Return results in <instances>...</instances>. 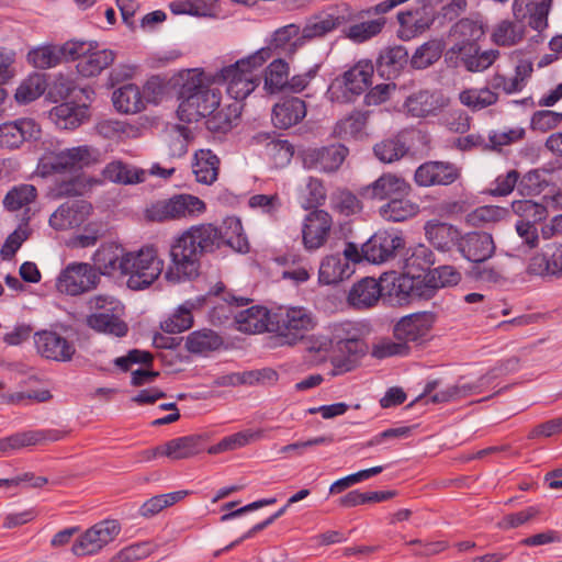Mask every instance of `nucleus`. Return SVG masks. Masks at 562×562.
I'll use <instances>...</instances> for the list:
<instances>
[{
    "label": "nucleus",
    "mask_w": 562,
    "mask_h": 562,
    "mask_svg": "<svg viewBox=\"0 0 562 562\" xmlns=\"http://www.w3.org/2000/svg\"><path fill=\"white\" fill-rule=\"evenodd\" d=\"M99 151L89 145H78L69 148L46 151L37 165V173L48 177L55 173L75 175L95 165Z\"/></svg>",
    "instance_id": "5"
},
{
    "label": "nucleus",
    "mask_w": 562,
    "mask_h": 562,
    "mask_svg": "<svg viewBox=\"0 0 562 562\" xmlns=\"http://www.w3.org/2000/svg\"><path fill=\"white\" fill-rule=\"evenodd\" d=\"M367 125V116L361 112H355L337 122L334 135L341 139L358 138Z\"/></svg>",
    "instance_id": "56"
},
{
    "label": "nucleus",
    "mask_w": 562,
    "mask_h": 562,
    "mask_svg": "<svg viewBox=\"0 0 562 562\" xmlns=\"http://www.w3.org/2000/svg\"><path fill=\"white\" fill-rule=\"evenodd\" d=\"M462 105L472 111H481L493 105L498 100V94L490 88H469L459 93Z\"/></svg>",
    "instance_id": "48"
},
{
    "label": "nucleus",
    "mask_w": 562,
    "mask_h": 562,
    "mask_svg": "<svg viewBox=\"0 0 562 562\" xmlns=\"http://www.w3.org/2000/svg\"><path fill=\"white\" fill-rule=\"evenodd\" d=\"M552 0H514L512 10L517 20L529 19L531 29L542 32L548 26V15Z\"/></svg>",
    "instance_id": "24"
},
{
    "label": "nucleus",
    "mask_w": 562,
    "mask_h": 562,
    "mask_svg": "<svg viewBox=\"0 0 562 562\" xmlns=\"http://www.w3.org/2000/svg\"><path fill=\"white\" fill-rule=\"evenodd\" d=\"M65 436L64 431L49 429V430H30L24 432H18L12 436L7 437L9 447L12 451L42 445L47 441H58L63 439Z\"/></svg>",
    "instance_id": "40"
},
{
    "label": "nucleus",
    "mask_w": 562,
    "mask_h": 562,
    "mask_svg": "<svg viewBox=\"0 0 562 562\" xmlns=\"http://www.w3.org/2000/svg\"><path fill=\"white\" fill-rule=\"evenodd\" d=\"M206 210L204 201L192 194H176L169 199L153 202L145 211V216L151 222H169L192 218Z\"/></svg>",
    "instance_id": "8"
},
{
    "label": "nucleus",
    "mask_w": 562,
    "mask_h": 562,
    "mask_svg": "<svg viewBox=\"0 0 562 562\" xmlns=\"http://www.w3.org/2000/svg\"><path fill=\"white\" fill-rule=\"evenodd\" d=\"M99 277L89 263H69L58 276L56 288L60 293L79 295L94 289Z\"/></svg>",
    "instance_id": "11"
},
{
    "label": "nucleus",
    "mask_w": 562,
    "mask_h": 562,
    "mask_svg": "<svg viewBox=\"0 0 562 562\" xmlns=\"http://www.w3.org/2000/svg\"><path fill=\"white\" fill-rule=\"evenodd\" d=\"M99 183L100 181L94 178L78 175L59 182L55 190L58 196H79Z\"/></svg>",
    "instance_id": "61"
},
{
    "label": "nucleus",
    "mask_w": 562,
    "mask_h": 562,
    "mask_svg": "<svg viewBox=\"0 0 562 562\" xmlns=\"http://www.w3.org/2000/svg\"><path fill=\"white\" fill-rule=\"evenodd\" d=\"M458 250L465 259L473 262H482L494 254L495 244L491 234L471 232L460 237Z\"/></svg>",
    "instance_id": "25"
},
{
    "label": "nucleus",
    "mask_w": 562,
    "mask_h": 562,
    "mask_svg": "<svg viewBox=\"0 0 562 562\" xmlns=\"http://www.w3.org/2000/svg\"><path fill=\"white\" fill-rule=\"evenodd\" d=\"M271 58L270 47H261L234 64L222 67L212 76V82L226 86L235 101L246 99L260 83L258 70Z\"/></svg>",
    "instance_id": "3"
},
{
    "label": "nucleus",
    "mask_w": 562,
    "mask_h": 562,
    "mask_svg": "<svg viewBox=\"0 0 562 562\" xmlns=\"http://www.w3.org/2000/svg\"><path fill=\"white\" fill-rule=\"evenodd\" d=\"M405 143L398 138H387L376 143L373 147L375 157L384 162L392 164L400 160L407 153Z\"/></svg>",
    "instance_id": "58"
},
{
    "label": "nucleus",
    "mask_w": 562,
    "mask_h": 562,
    "mask_svg": "<svg viewBox=\"0 0 562 562\" xmlns=\"http://www.w3.org/2000/svg\"><path fill=\"white\" fill-rule=\"evenodd\" d=\"M449 104V99L438 90H422L409 95L404 106L414 117L437 115Z\"/></svg>",
    "instance_id": "22"
},
{
    "label": "nucleus",
    "mask_w": 562,
    "mask_h": 562,
    "mask_svg": "<svg viewBox=\"0 0 562 562\" xmlns=\"http://www.w3.org/2000/svg\"><path fill=\"white\" fill-rule=\"evenodd\" d=\"M405 196L393 198L383 204L379 210L381 217L397 223L416 216L419 213V205Z\"/></svg>",
    "instance_id": "38"
},
{
    "label": "nucleus",
    "mask_w": 562,
    "mask_h": 562,
    "mask_svg": "<svg viewBox=\"0 0 562 562\" xmlns=\"http://www.w3.org/2000/svg\"><path fill=\"white\" fill-rule=\"evenodd\" d=\"M411 189V184L403 177L392 172H385L363 188L361 194L371 200L382 201L408 195Z\"/></svg>",
    "instance_id": "20"
},
{
    "label": "nucleus",
    "mask_w": 562,
    "mask_h": 562,
    "mask_svg": "<svg viewBox=\"0 0 562 562\" xmlns=\"http://www.w3.org/2000/svg\"><path fill=\"white\" fill-rule=\"evenodd\" d=\"M120 531L121 527L116 520L100 521L82 533L71 550L78 557L95 554L112 542Z\"/></svg>",
    "instance_id": "12"
},
{
    "label": "nucleus",
    "mask_w": 562,
    "mask_h": 562,
    "mask_svg": "<svg viewBox=\"0 0 562 562\" xmlns=\"http://www.w3.org/2000/svg\"><path fill=\"white\" fill-rule=\"evenodd\" d=\"M306 115L305 102L299 98H288L272 109V123L278 128H289L300 123Z\"/></svg>",
    "instance_id": "28"
},
{
    "label": "nucleus",
    "mask_w": 562,
    "mask_h": 562,
    "mask_svg": "<svg viewBox=\"0 0 562 562\" xmlns=\"http://www.w3.org/2000/svg\"><path fill=\"white\" fill-rule=\"evenodd\" d=\"M355 272L353 267L340 255H329L323 258L318 270V281L322 284H336L348 279Z\"/></svg>",
    "instance_id": "31"
},
{
    "label": "nucleus",
    "mask_w": 562,
    "mask_h": 562,
    "mask_svg": "<svg viewBox=\"0 0 562 562\" xmlns=\"http://www.w3.org/2000/svg\"><path fill=\"white\" fill-rule=\"evenodd\" d=\"M435 319L436 316L431 312L415 313L405 316L394 326V338L409 346V342H416L429 333Z\"/></svg>",
    "instance_id": "18"
},
{
    "label": "nucleus",
    "mask_w": 562,
    "mask_h": 562,
    "mask_svg": "<svg viewBox=\"0 0 562 562\" xmlns=\"http://www.w3.org/2000/svg\"><path fill=\"white\" fill-rule=\"evenodd\" d=\"M188 495L187 491H176L167 494H160L147 499L139 507V515L145 518H151L162 509L175 505Z\"/></svg>",
    "instance_id": "52"
},
{
    "label": "nucleus",
    "mask_w": 562,
    "mask_h": 562,
    "mask_svg": "<svg viewBox=\"0 0 562 562\" xmlns=\"http://www.w3.org/2000/svg\"><path fill=\"white\" fill-rule=\"evenodd\" d=\"M408 53L403 46H393L383 49L376 59L378 71L387 78L395 77L406 65Z\"/></svg>",
    "instance_id": "43"
},
{
    "label": "nucleus",
    "mask_w": 562,
    "mask_h": 562,
    "mask_svg": "<svg viewBox=\"0 0 562 562\" xmlns=\"http://www.w3.org/2000/svg\"><path fill=\"white\" fill-rule=\"evenodd\" d=\"M435 263L434 252L425 245L419 244L407 249L404 257L403 273L417 276L428 270Z\"/></svg>",
    "instance_id": "41"
},
{
    "label": "nucleus",
    "mask_w": 562,
    "mask_h": 562,
    "mask_svg": "<svg viewBox=\"0 0 562 562\" xmlns=\"http://www.w3.org/2000/svg\"><path fill=\"white\" fill-rule=\"evenodd\" d=\"M223 344L222 338L211 329L192 331L186 339V348L191 353H206L216 350Z\"/></svg>",
    "instance_id": "47"
},
{
    "label": "nucleus",
    "mask_w": 562,
    "mask_h": 562,
    "mask_svg": "<svg viewBox=\"0 0 562 562\" xmlns=\"http://www.w3.org/2000/svg\"><path fill=\"white\" fill-rule=\"evenodd\" d=\"M547 189L550 195L543 196L544 203L553 209H562V167L544 168Z\"/></svg>",
    "instance_id": "62"
},
{
    "label": "nucleus",
    "mask_w": 562,
    "mask_h": 562,
    "mask_svg": "<svg viewBox=\"0 0 562 562\" xmlns=\"http://www.w3.org/2000/svg\"><path fill=\"white\" fill-rule=\"evenodd\" d=\"M333 228V217L324 210L310 212L302 224V243L307 251H316L327 243Z\"/></svg>",
    "instance_id": "15"
},
{
    "label": "nucleus",
    "mask_w": 562,
    "mask_h": 562,
    "mask_svg": "<svg viewBox=\"0 0 562 562\" xmlns=\"http://www.w3.org/2000/svg\"><path fill=\"white\" fill-rule=\"evenodd\" d=\"M313 313L303 306H281L271 313L270 333L276 346H295L315 327Z\"/></svg>",
    "instance_id": "4"
},
{
    "label": "nucleus",
    "mask_w": 562,
    "mask_h": 562,
    "mask_svg": "<svg viewBox=\"0 0 562 562\" xmlns=\"http://www.w3.org/2000/svg\"><path fill=\"white\" fill-rule=\"evenodd\" d=\"M240 110L241 106L237 102L215 110L205 122L207 130L214 133L231 131L240 116Z\"/></svg>",
    "instance_id": "45"
},
{
    "label": "nucleus",
    "mask_w": 562,
    "mask_h": 562,
    "mask_svg": "<svg viewBox=\"0 0 562 562\" xmlns=\"http://www.w3.org/2000/svg\"><path fill=\"white\" fill-rule=\"evenodd\" d=\"M64 49L70 60H78L77 71L86 78L99 76L115 59L113 50L99 48L94 42L68 41L64 44Z\"/></svg>",
    "instance_id": "9"
},
{
    "label": "nucleus",
    "mask_w": 562,
    "mask_h": 562,
    "mask_svg": "<svg viewBox=\"0 0 562 562\" xmlns=\"http://www.w3.org/2000/svg\"><path fill=\"white\" fill-rule=\"evenodd\" d=\"M203 71L191 69L187 71L180 90V104L177 115L186 123L198 122L201 117L212 114L221 103V91L211 88Z\"/></svg>",
    "instance_id": "2"
},
{
    "label": "nucleus",
    "mask_w": 562,
    "mask_h": 562,
    "mask_svg": "<svg viewBox=\"0 0 562 562\" xmlns=\"http://www.w3.org/2000/svg\"><path fill=\"white\" fill-rule=\"evenodd\" d=\"M336 351L338 352L336 357L338 364L344 366L349 370L358 358L364 355L366 345L362 337L358 339H349L347 341L336 344Z\"/></svg>",
    "instance_id": "60"
},
{
    "label": "nucleus",
    "mask_w": 562,
    "mask_h": 562,
    "mask_svg": "<svg viewBox=\"0 0 562 562\" xmlns=\"http://www.w3.org/2000/svg\"><path fill=\"white\" fill-rule=\"evenodd\" d=\"M88 305L91 311H94L87 317V324L90 328L115 337L126 335L128 328L121 318L123 305L119 300L100 294L90 297Z\"/></svg>",
    "instance_id": "7"
},
{
    "label": "nucleus",
    "mask_w": 562,
    "mask_h": 562,
    "mask_svg": "<svg viewBox=\"0 0 562 562\" xmlns=\"http://www.w3.org/2000/svg\"><path fill=\"white\" fill-rule=\"evenodd\" d=\"M45 76L38 72L25 78L15 91V100L19 103L26 104L40 98L46 90Z\"/></svg>",
    "instance_id": "50"
},
{
    "label": "nucleus",
    "mask_w": 562,
    "mask_h": 562,
    "mask_svg": "<svg viewBox=\"0 0 562 562\" xmlns=\"http://www.w3.org/2000/svg\"><path fill=\"white\" fill-rule=\"evenodd\" d=\"M194 307L195 304L192 301H186L161 323L162 330L169 334H178L189 329L193 324L192 310Z\"/></svg>",
    "instance_id": "49"
},
{
    "label": "nucleus",
    "mask_w": 562,
    "mask_h": 562,
    "mask_svg": "<svg viewBox=\"0 0 562 562\" xmlns=\"http://www.w3.org/2000/svg\"><path fill=\"white\" fill-rule=\"evenodd\" d=\"M126 254L121 245L115 243L103 244L93 255L94 267L105 276H114L117 272L122 274Z\"/></svg>",
    "instance_id": "27"
},
{
    "label": "nucleus",
    "mask_w": 562,
    "mask_h": 562,
    "mask_svg": "<svg viewBox=\"0 0 562 562\" xmlns=\"http://www.w3.org/2000/svg\"><path fill=\"white\" fill-rule=\"evenodd\" d=\"M340 25V19L333 14L316 15L308 20L302 30V38L322 37Z\"/></svg>",
    "instance_id": "54"
},
{
    "label": "nucleus",
    "mask_w": 562,
    "mask_h": 562,
    "mask_svg": "<svg viewBox=\"0 0 562 562\" xmlns=\"http://www.w3.org/2000/svg\"><path fill=\"white\" fill-rule=\"evenodd\" d=\"M515 214L521 217L525 223L536 224L543 221L548 216V207L551 205L540 204L532 200H518L512 203Z\"/></svg>",
    "instance_id": "55"
},
{
    "label": "nucleus",
    "mask_w": 562,
    "mask_h": 562,
    "mask_svg": "<svg viewBox=\"0 0 562 562\" xmlns=\"http://www.w3.org/2000/svg\"><path fill=\"white\" fill-rule=\"evenodd\" d=\"M91 212V204L83 200L67 201L50 215L49 225L56 231H67L83 224Z\"/></svg>",
    "instance_id": "19"
},
{
    "label": "nucleus",
    "mask_w": 562,
    "mask_h": 562,
    "mask_svg": "<svg viewBox=\"0 0 562 562\" xmlns=\"http://www.w3.org/2000/svg\"><path fill=\"white\" fill-rule=\"evenodd\" d=\"M348 155V148L341 144L308 149L304 153L303 164L307 169L322 172H335Z\"/></svg>",
    "instance_id": "17"
},
{
    "label": "nucleus",
    "mask_w": 562,
    "mask_h": 562,
    "mask_svg": "<svg viewBox=\"0 0 562 562\" xmlns=\"http://www.w3.org/2000/svg\"><path fill=\"white\" fill-rule=\"evenodd\" d=\"M155 549L156 546L150 541L133 543L122 549L110 562H134L147 558Z\"/></svg>",
    "instance_id": "64"
},
{
    "label": "nucleus",
    "mask_w": 562,
    "mask_h": 562,
    "mask_svg": "<svg viewBox=\"0 0 562 562\" xmlns=\"http://www.w3.org/2000/svg\"><path fill=\"white\" fill-rule=\"evenodd\" d=\"M102 175L105 180L114 183L136 184L146 180L147 171L121 160H113L104 167Z\"/></svg>",
    "instance_id": "34"
},
{
    "label": "nucleus",
    "mask_w": 562,
    "mask_h": 562,
    "mask_svg": "<svg viewBox=\"0 0 562 562\" xmlns=\"http://www.w3.org/2000/svg\"><path fill=\"white\" fill-rule=\"evenodd\" d=\"M547 189L544 168L530 170L518 182V191L521 195H537Z\"/></svg>",
    "instance_id": "63"
},
{
    "label": "nucleus",
    "mask_w": 562,
    "mask_h": 562,
    "mask_svg": "<svg viewBox=\"0 0 562 562\" xmlns=\"http://www.w3.org/2000/svg\"><path fill=\"white\" fill-rule=\"evenodd\" d=\"M461 177V168L450 161L429 160L417 167L414 181L418 187H447Z\"/></svg>",
    "instance_id": "13"
},
{
    "label": "nucleus",
    "mask_w": 562,
    "mask_h": 562,
    "mask_svg": "<svg viewBox=\"0 0 562 562\" xmlns=\"http://www.w3.org/2000/svg\"><path fill=\"white\" fill-rule=\"evenodd\" d=\"M385 23V18L380 16L374 20L352 24L348 29L347 36L356 43H363L380 34Z\"/></svg>",
    "instance_id": "59"
},
{
    "label": "nucleus",
    "mask_w": 562,
    "mask_h": 562,
    "mask_svg": "<svg viewBox=\"0 0 562 562\" xmlns=\"http://www.w3.org/2000/svg\"><path fill=\"white\" fill-rule=\"evenodd\" d=\"M290 74L286 61L277 58L269 64L265 72V88L269 92H279L285 89Z\"/></svg>",
    "instance_id": "51"
},
{
    "label": "nucleus",
    "mask_w": 562,
    "mask_h": 562,
    "mask_svg": "<svg viewBox=\"0 0 562 562\" xmlns=\"http://www.w3.org/2000/svg\"><path fill=\"white\" fill-rule=\"evenodd\" d=\"M203 437L190 435L171 439L164 443L165 457L171 460L191 458L203 450Z\"/></svg>",
    "instance_id": "36"
},
{
    "label": "nucleus",
    "mask_w": 562,
    "mask_h": 562,
    "mask_svg": "<svg viewBox=\"0 0 562 562\" xmlns=\"http://www.w3.org/2000/svg\"><path fill=\"white\" fill-rule=\"evenodd\" d=\"M36 351L45 359L68 362L76 355L74 341L53 329H43L34 334Z\"/></svg>",
    "instance_id": "14"
},
{
    "label": "nucleus",
    "mask_w": 562,
    "mask_h": 562,
    "mask_svg": "<svg viewBox=\"0 0 562 562\" xmlns=\"http://www.w3.org/2000/svg\"><path fill=\"white\" fill-rule=\"evenodd\" d=\"M37 190L33 184L14 186L3 198V205L8 211H18L35 201Z\"/></svg>",
    "instance_id": "53"
},
{
    "label": "nucleus",
    "mask_w": 562,
    "mask_h": 562,
    "mask_svg": "<svg viewBox=\"0 0 562 562\" xmlns=\"http://www.w3.org/2000/svg\"><path fill=\"white\" fill-rule=\"evenodd\" d=\"M525 20H503L497 23L492 33V40L499 46H513L518 44L525 35Z\"/></svg>",
    "instance_id": "46"
},
{
    "label": "nucleus",
    "mask_w": 562,
    "mask_h": 562,
    "mask_svg": "<svg viewBox=\"0 0 562 562\" xmlns=\"http://www.w3.org/2000/svg\"><path fill=\"white\" fill-rule=\"evenodd\" d=\"M442 54V45L439 41H428L420 45L411 58V65L415 69H425L436 63Z\"/></svg>",
    "instance_id": "57"
},
{
    "label": "nucleus",
    "mask_w": 562,
    "mask_h": 562,
    "mask_svg": "<svg viewBox=\"0 0 562 562\" xmlns=\"http://www.w3.org/2000/svg\"><path fill=\"white\" fill-rule=\"evenodd\" d=\"M425 234L428 241L437 249L447 251L460 240L459 231L448 224L438 221H429L425 225Z\"/></svg>",
    "instance_id": "32"
},
{
    "label": "nucleus",
    "mask_w": 562,
    "mask_h": 562,
    "mask_svg": "<svg viewBox=\"0 0 562 562\" xmlns=\"http://www.w3.org/2000/svg\"><path fill=\"white\" fill-rule=\"evenodd\" d=\"M114 108L124 114H134L145 109L143 94L137 86L126 83L113 92Z\"/></svg>",
    "instance_id": "37"
},
{
    "label": "nucleus",
    "mask_w": 562,
    "mask_h": 562,
    "mask_svg": "<svg viewBox=\"0 0 562 562\" xmlns=\"http://www.w3.org/2000/svg\"><path fill=\"white\" fill-rule=\"evenodd\" d=\"M38 125L31 119H20L0 125V147L14 149L24 142L37 138Z\"/></svg>",
    "instance_id": "23"
},
{
    "label": "nucleus",
    "mask_w": 562,
    "mask_h": 562,
    "mask_svg": "<svg viewBox=\"0 0 562 562\" xmlns=\"http://www.w3.org/2000/svg\"><path fill=\"white\" fill-rule=\"evenodd\" d=\"M404 247L402 235L394 231H380L362 245L364 260L371 263H383L395 256L397 249Z\"/></svg>",
    "instance_id": "16"
},
{
    "label": "nucleus",
    "mask_w": 562,
    "mask_h": 562,
    "mask_svg": "<svg viewBox=\"0 0 562 562\" xmlns=\"http://www.w3.org/2000/svg\"><path fill=\"white\" fill-rule=\"evenodd\" d=\"M374 72L373 64L370 60H360L344 72L337 83L345 87L351 95H360L371 85Z\"/></svg>",
    "instance_id": "29"
},
{
    "label": "nucleus",
    "mask_w": 562,
    "mask_h": 562,
    "mask_svg": "<svg viewBox=\"0 0 562 562\" xmlns=\"http://www.w3.org/2000/svg\"><path fill=\"white\" fill-rule=\"evenodd\" d=\"M50 116L55 124L63 130H75L89 116V109L85 104L61 103L55 106Z\"/></svg>",
    "instance_id": "35"
},
{
    "label": "nucleus",
    "mask_w": 562,
    "mask_h": 562,
    "mask_svg": "<svg viewBox=\"0 0 562 562\" xmlns=\"http://www.w3.org/2000/svg\"><path fill=\"white\" fill-rule=\"evenodd\" d=\"M528 271L536 276L562 277V245L547 246L546 251L530 259Z\"/></svg>",
    "instance_id": "30"
},
{
    "label": "nucleus",
    "mask_w": 562,
    "mask_h": 562,
    "mask_svg": "<svg viewBox=\"0 0 562 562\" xmlns=\"http://www.w3.org/2000/svg\"><path fill=\"white\" fill-rule=\"evenodd\" d=\"M63 59L69 60L68 53L64 49V44L61 46L43 45L27 53V61L40 69L55 67Z\"/></svg>",
    "instance_id": "42"
},
{
    "label": "nucleus",
    "mask_w": 562,
    "mask_h": 562,
    "mask_svg": "<svg viewBox=\"0 0 562 562\" xmlns=\"http://www.w3.org/2000/svg\"><path fill=\"white\" fill-rule=\"evenodd\" d=\"M461 63L467 70L479 72L487 69L499 56L496 49H488L481 52L476 44L469 46H460L459 48Z\"/></svg>",
    "instance_id": "39"
},
{
    "label": "nucleus",
    "mask_w": 562,
    "mask_h": 562,
    "mask_svg": "<svg viewBox=\"0 0 562 562\" xmlns=\"http://www.w3.org/2000/svg\"><path fill=\"white\" fill-rule=\"evenodd\" d=\"M434 280L435 277L429 271L424 276L400 274L393 278L389 294L394 296L400 304L413 300H430L438 291Z\"/></svg>",
    "instance_id": "10"
},
{
    "label": "nucleus",
    "mask_w": 562,
    "mask_h": 562,
    "mask_svg": "<svg viewBox=\"0 0 562 562\" xmlns=\"http://www.w3.org/2000/svg\"><path fill=\"white\" fill-rule=\"evenodd\" d=\"M162 270L164 260L158 256V250L154 246H145L125 255L122 274L128 276L130 289L143 290L151 285Z\"/></svg>",
    "instance_id": "6"
},
{
    "label": "nucleus",
    "mask_w": 562,
    "mask_h": 562,
    "mask_svg": "<svg viewBox=\"0 0 562 562\" xmlns=\"http://www.w3.org/2000/svg\"><path fill=\"white\" fill-rule=\"evenodd\" d=\"M237 328L248 334L270 333L271 313L262 306H251L235 316Z\"/></svg>",
    "instance_id": "33"
},
{
    "label": "nucleus",
    "mask_w": 562,
    "mask_h": 562,
    "mask_svg": "<svg viewBox=\"0 0 562 562\" xmlns=\"http://www.w3.org/2000/svg\"><path fill=\"white\" fill-rule=\"evenodd\" d=\"M400 27L397 35L403 41H409L424 33L434 23V13L427 5L397 13Z\"/></svg>",
    "instance_id": "21"
},
{
    "label": "nucleus",
    "mask_w": 562,
    "mask_h": 562,
    "mask_svg": "<svg viewBox=\"0 0 562 562\" xmlns=\"http://www.w3.org/2000/svg\"><path fill=\"white\" fill-rule=\"evenodd\" d=\"M384 286L376 279L366 277L356 282L348 293V304L356 310L374 306L382 295Z\"/></svg>",
    "instance_id": "26"
},
{
    "label": "nucleus",
    "mask_w": 562,
    "mask_h": 562,
    "mask_svg": "<svg viewBox=\"0 0 562 562\" xmlns=\"http://www.w3.org/2000/svg\"><path fill=\"white\" fill-rule=\"evenodd\" d=\"M193 172L198 182L212 184L218 176L220 159L210 149H201L195 153Z\"/></svg>",
    "instance_id": "44"
},
{
    "label": "nucleus",
    "mask_w": 562,
    "mask_h": 562,
    "mask_svg": "<svg viewBox=\"0 0 562 562\" xmlns=\"http://www.w3.org/2000/svg\"><path fill=\"white\" fill-rule=\"evenodd\" d=\"M231 228L234 235L224 237L215 225L203 223L192 225L175 237L170 244V263L165 273L166 279L180 282L198 277L201 257L214 252L224 244L237 252H247L249 244L241 232L240 222L232 221Z\"/></svg>",
    "instance_id": "1"
}]
</instances>
